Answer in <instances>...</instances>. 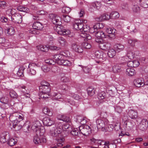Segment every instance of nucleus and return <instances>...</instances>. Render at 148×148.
Wrapping results in <instances>:
<instances>
[{
	"label": "nucleus",
	"instance_id": "72a5a7b5",
	"mask_svg": "<svg viewBox=\"0 0 148 148\" xmlns=\"http://www.w3.org/2000/svg\"><path fill=\"white\" fill-rule=\"evenodd\" d=\"M140 5L145 8L148 6V0H139Z\"/></svg>",
	"mask_w": 148,
	"mask_h": 148
},
{
	"label": "nucleus",
	"instance_id": "338daca9",
	"mask_svg": "<svg viewBox=\"0 0 148 148\" xmlns=\"http://www.w3.org/2000/svg\"><path fill=\"white\" fill-rule=\"evenodd\" d=\"M84 71L86 73H89L91 70V68L88 67H85L83 68Z\"/></svg>",
	"mask_w": 148,
	"mask_h": 148
},
{
	"label": "nucleus",
	"instance_id": "a211bd4d",
	"mask_svg": "<svg viewBox=\"0 0 148 148\" xmlns=\"http://www.w3.org/2000/svg\"><path fill=\"white\" fill-rule=\"evenodd\" d=\"M114 48L116 52L119 53L123 51L124 49V46L121 44H117L114 46Z\"/></svg>",
	"mask_w": 148,
	"mask_h": 148
},
{
	"label": "nucleus",
	"instance_id": "4468645a",
	"mask_svg": "<svg viewBox=\"0 0 148 148\" xmlns=\"http://www.w3.org/2000/svg\"><path fill=\"white\" fill-rule=\"evenodd\" d=\"M44 125L46 126H50L53 124L54 122L49 117L44 118L42 121Z\"/></svg>",
	"mask_w": 148,
	"mask_h": 148
},
{
	"label": "nucleus",
	"instance_id": "f03ea898",
	"mask_svg": "<svg viewBox=\"0 0 148 148\" xmlns=\"http://www.w3.org/2000/svg\"><path fill=\"white\" fill-rule=\"evenodd\" d=\"M97 127L98 130L102 131L106 130V126L108 123V121L105 119H98L96 121Z\"/></svg>",
	"mask_w": 148,
	"mask_h": 148
},
{
	"label": "nucleus",
	"instance_id": "052dcab7",
	"mask_svg": "<svg viewBox=\"0 0 148 148\" xmlns=\"http://www.w3.org/2000/svg\"><path fill=\"white\" fill-rule=\"evenodd\" d=\"M62 65L66 66H70L71 64V62L67 60H64V61L62 62Z\"/></svg>",
	"mask_w": 148,
	"mask_h": 148
},
{
	"label": "nucleus",
	"instance_id": "69168bd1",
	"mask_svg": "<svg viewBox=\"0 0 148 148\" xmlns=\"http://www.w3.org/2000/svg\"><path fill=\"white\" fill-rule=\"evenodd\" d=\"M12 10L11 9H9L7 10L6 12V15L8 16V18L9 16L12 17Z\"/></svg>",
	"mask_w": 148,
	"mask_h": 148
},
{
	"label": "nucleus",
	"instance_id": "aec40b11",
	"mask_svg": "<svg viewBox=\"0 0 148 148\" xmlns=\"http://www.w3.org/2000/svg\"><path fill=\"white\" fill-rule=\"evenodd\" d=\"M121 70V64H116L112 67V71L114 73L119 72Z\"/></svg>",
	"mask_w": 148,
	"mask_h": 148
},
{
	"label": "nucleus",
	"instance_id": "79ce46f5",
	"mask_svg": "<svg viewBox=\"0 0 148 148\" xmlns=\"http://www.w3.org/2000/svg\"><path fill=\"white\" fill-rule=\"evenodd\" d=\"M38 49L42 51L43 52H47L49 50L48 48L46 46H43L41 45L38 47Z\"/></svg>",
	"mask_w": 148,
	"mask_h": 148
},
{
	"label": "nucleus",
	"instance_id": "5fc2aeb1",
	"mask_svg": "<svg viewBox=\"0 0 148 148\" xmlns=\"http://www.w3.org/2000/svg\"><path fill=\"white\" fill-rule=\"evenodd\" d=\"M99 26V23H97L95 25L93 26V27L90 28V33H93L96 31L97 29V26Z\"/></svg>",
	"mask_w": 148,
	"mask_h": 148
},
{
	"label": "nucleus",
	"instance_id": "864d4df0",
	"mask_svg": "<svg viewBox=\"0 0 148 148\" xmlns=\"http://www.w3.org/2000/svg\"><path fill=\"white\" fill-rule=\"evenodd\" d=\"M41 69L45 72H48L50 70V68L46 65H43L41 67Z\"/></svg>",
	"mask_w": 148,
	"mask_h": 148
},
{
	"label": "nucleus",
	"instance_id": "c03bdc74",
	"mask_svg": "<svg viewBox=\"0 0 148 148\" xmlns=\"http://www.w3.org/2000/svg\"><path fill=\"white\" fill-rule=\"evenodd\" d=\"M14 113L11 115L9 117L10 121L12 122V123H13V122H18L17 118L16 117L14 116Z\"/></svg>",
	"mask_w": 148,
	"mask_h": 148
},
{
	"label": "nucleus",
	"instance_id": "c756f323",
	"mask_svg": "<svg viewBox=\"0 0 148 148\" xmlns=\"http://www.w3.org/2000/svg\"><path fill=\"white\" fill-rule=\"evenodd\" d=\"M109 49L108 53V54L110 57L113 58L115 55L116 52V51L112 48Z\"/></svg>",
	"mask_w": 148,
	"mask_h": 148
},
{
	"label": "nucleus",
	"instance_id": "c9c22d12",
	"mask_svg": "<svg viewBox=\"0 0 148 148\" xmlns=\"http://www.w3.org/2000/svg\"><path fill=\"white\" fill-rule=\"evenodd\" d=\"M43 112L44 114L49 116H51L52 115L51 112L47 107H45L43 109Z\"/></svg>",
	"mask_w": 148,
	"mask_h": 148
},
{
	"label": "nucleus",
	"instance_id": "680f3d73",
	"mask_svg": "<svg viewBox=\"0 0 148 148\" xmlns=\"http://www.w3.org/2000/svg\"><path fill=\"white\" fill-rule=\"evenodd\" d=\"M132 9L134 12H139L140 10V8L137 5H135L133 7Z\"/></svg>",
	"mask_w": 148,
	"mask_h": 148
},
{
	"label": "nucleus",
	"instance_id": "412c9836",
	"mask_svg": "<svg viewBox=\"0 0 148 148\" xmlns=\"http://www.w3.org/2000/svg\"><path fill=\"white\" fill-rule=\"evenodd\" d=\"M84 25L82 23H75L73 24L74 28L76 30H79L82 32Z\"/></svg>",
	"mask_w": 148,
	"mask_h": 148
},
{
	"label": "nucleus",
	"instance_id": "ea45409f",
	"mask_svg": "<svg viewBox=\"0 0 148 148\" xmlns=\"http://www.w3.org/2000/svg\"><path fill=\"white\" fill-rule=\"evenodd\" d=\"M90 28L89 26L86 25H84V27L83 28L82 32L83 33H86L88 32H90Z\"/></svg>",
	"mask_w": 148,
	"mask_h": 148
},
{
	"label": "nucleus",
	"instance_id": "423d86ee",
	"mask_svg": "<svg viewBox=\"0 0 148 148\" xmlns=\"http://www.w3.org/2000/svg\"><path fill=\"white\" fill-rule=\"evenodd\" d=\"M49 17L51 20V21L56 25H60L61 24V18L57 14H49Z\"/></svg>",
	"mask_w": 148,
	"mask_h": 148
},
{
	"label": "nucleus",
	"instance_id": "49530a36",
	"mask_svg": "<svg viewBox=\"0 0 148 148\" xmlns=\"http://www.w3.org/2000/svg\"><path fill=\"white\" fill-rule=\"evenodd\" d=\"M82 45L84 48L86 49H90L91 47V45L87 42L83 43Z\"/></svg>",
	"mask_w": 148,
	"mask_h": 148
},
{
	"label": "nucleus",
	"instance_id": "5701e85b",
	"mask_svg": "<svg viewBox=\"0 0 148 148\" xmlns=\"http://www.w3.org/2000/svg\"><path fill=\"white\" fill-rule=\"evenodd\" d=\"M61 55H56L54 56V58L56 63L60 65H62L64 60L61 59Z\"/></svg>",
	"mask_w": 148,
	"mask_h": 148
},
{
	"label": "nucleus",
	"instance_id": "6e6d98bb",
	"mask_svg": "<svg viewBox=\"0 0 148 148\" xmlns=\"http://www.w3.org/2000/svg\"><path fill=\"white\" fill-rule=\"evenodd\" d=\"M10 96L13 98H16L17 97V94L14 90H11L10 93Z\"/></svg>",
	"mask_w": 148,
	"mask_h": 148
},
{
	"label": "nucleus",
	"instance_id": "1a4fd4ad",
	"mask_svg": "<svg viewBox=\"0 0 148 148\" xmlns=\"http://www.w3.org/2000/svg\"><path fill=\"white\" fill-rule=\"evenodd\" d=\"M33 141L35 144H37L45 143L46 142V140L45 138H43L42 136H38L37 135L34 136Z\"/></svg>",
	"mask_w": 148,
	"mask_h": 148
},
{
	"label": "nucleus",
	"instance_id": "473e14b6",
	"mask_svg": "<svg viewBox=\"0 0 148 148\" xmlns=\"http://www.w3.org/2000/svg\"><path fill=\"white\" fill-rule=\"evenodd\" d=\"M110 16V18L113 19L118 18L119 16V13L115 11L112 12Z\"/></svg>",
	"mask_w": 148,
	"mask_h": 148
},
{
	"label": "nucleus",
	"instance_id": "13d9d810",
	"mask_svg": "<svg viewBox=\"0 0 148 148\" xmlns=\"http://www.w3.org/2000/svg\"><path fill=\"white\" fill-rule=\"evenodd\" d=\"M127 56L129 59H132L134 57V53L130 51L127 53Z\"/></svg>",
	"mask_w": 148,
	"mask_h": 148
},
{
	"label": "nucleus",
	"instance_id": "de8ad7c7",
	"mask_svg": "<svg viewBox=\"0 0 148 148\" xmlns=\"http://www.w3.org/2000/svg\"><path fill=\"white\" fill-rule=\"evenodd\" d=\"M106 96V93L104 92H102L98 94V98L101 100L104 99Z\"/></svg>",
	"mask_w": 148,
	"mask_h": 148
},
{
	"label": "nucleus",
	"instance_id": "4c0bfd02",
	"mask_svg": "<svg viewBox=\"0 0 148 148\" xmlns=\"http://www.w3.org/2000/svg\"><path fill=\"white\" fill-rule=\"evenodd\" d=\"M14 116L17 117V120H18V122H20V121H21L23 119V115L20 113L18 112H15L14 113Z\"/></svg>",
	"mask_w": 148,
	"mask_h": 148
},
{
	"label": "nucleus",
	"instance_id": "603ef678",
	"mask_svg": "<svg viewBox=\"0 0 148 148\" xmlns=\"http://www.w3.org/2000/svg\"><path fill=\"white\" fill-rule=\"evenodd\" d=\"M101 17L102 21L104 20H108L110 18V16L108 14H103L101 15Z\"/></svg>",
	"mask_w": 148,
	"mask_h": 148
},
{
	"label": "nucleus",
	"instance_id": "f8f14e48",
	"mask_svg": "<svg viewBox=\"0 0 148 148\" xmlns=\"http://www.w3.org/2000/svg\"><path fill=\"white\" fill-rule=\"evenodd\" d=\"M99 47L101 49L106 50L110 48L111 45L109 42H106L99 43Z\"/></svg>",
	"mask_w": 148,
	"mask_h": 148
},
{
	"label": "nucleus",
	"instance_id": "0eeeda50",
	"mask_svg": "<svg viewBox=\"0 0 148 148\" xmlns=\"http://www.w3.org/2000/svg\"><path fill=\"white\" fill-rule=\"evenodd\" d=\"M38 66L37 64L30 63L28 66L29 70L28 71L29 74L32 76L35 75L36 73V67Z\"/></svg>",
	"mask_w": 148,
	"mask_h": 148
},
{
	"label": "nucleus",
	"instance_id": "cd10ccee",
	"mask_svg": "<svg viewBox=\"0 0 148 148\" xmlns=\"http://www.w3.org/2000/svg\"><path fill=\"white\" fill-rule=\"evenodd\" d=\"M81 36L84 38L85 41L90 40L91 39L92 37L90 34L86 33H82L81 34Z\"/></svg>",
	"mask_w": 148,
	"mask_h": 148
},
{
	"label": "nucleus",
	"instance_id": "4d7b16f0",
	"mask_svg": "<svg viewBox=\"0 0 148 148\" xmlns=\"http://www.w3.org/2000/svg\"><path fill=\"white\" fill-rule=\"evenodd\" d=\"M45 62L50 65H53L55 63V62L53 60L51 59H48L45 60Z\"/></svg>",
	"mask_w": 148,
	"mask_h": 148
},
{
	"label": "nucleus",
	"instance_id": "9d476101",
	"mask_svg": "<svg viewBox=\"0 0 148 148\" xmlns=\"http://www.w3.org/2000/svg\"><path fill=\"white\" fill-rule=\"evenodd\" d=\"M41 126V124L38 121H35L33 122L32 125L31 127L32 130L35 132H37L38 131L39 132V129Z\"/></svg>",
	"mask_w": 148,
	"mask_h": 148
},
{
	"label": "nucleus",
	"instance_id": "4be33fe9",
	"mask_svg": "<svg viewBox=\"0 0 148 148\" xmlns=\"http://www.w3.org/2000/svg\"><path fill=\"white\" fill-rule=\"evenodd\" d=\"M126 74L129 76H132L135 74L136 72L133 68H129L126 69Z\"/></svg>",
	"mask_w": 148,
	"mask_h": 148
},
{
	"label": "nucleus",
	"instance_id": "a878e982",
	"mask_svg": "<svg viewBox=\"0 0 148 148\" xmlns=\"http://www.w3.org/2000/svg\"><path fill=\"white\" fill-rule=\"evenodd\" d=\"M95 36L98 39H102L106 38L105 34L102 31H100L96 33Z\"/></svg>",
	"mask_w": 148,
	"mask_h": 148
},
{
	"label": "nucleus",
	"instance_id": "dca6fc26",
	"mask_svg": "<svg viewBox=\"0 0 148 148\" xmlns=\"http://www.w3.org/2000/svg\"><path fill=\"white\" fill-rule=\"evenodd\" d=\"M54 29L56 31L57 33L60 35H62L64 31V27L60 25H55L54 27Z\"/></svg>",
	"mask_w": 148,
	"mask_h": 148
},
{
	"label": "nucleus",
	"instance_id": "7ed1b4c3",
	"mask_svg": "<svg viewBox=\"0 0 148 148\" xmlns=\"http://www.w3.org/2000/svg\"><path fill=\"white\" fill-rule=\"evenodd\" d=\"M79 129L80 132L85 136H88L91 133L90 127L87 125L80 126Z\"/></svg>",
	"mask_w": 148,
	"mask_h": 148
},
{
	"label": "nucleus",
	"instance_id": "bb28decb",
	"mask_svg": "<svg viewBox=\"0 0 148 148\" xmlns=\"http://www.w3.org/2000/svg\"><path fill=\"white\" fill-rule=\"evenodd\" d=\"M13 127L15 128L16 131H18L21 129L22 127V125L20 124L19 122H13Z\"/></svg>",
	"mask_w": 148,
	"mask_h": 148
},
{
	"label": "nucleus",
	"instance_id": "58836bf2",
	"mask_svg": "<svg viewBox=\"0 0 148 148\" xmlns=\"http://www.w3.org/2000/svg\"><path fill=\"white\" fill-rule=\"evenodd\" d=\"M46 86H50L49 83L46 81H42L40 83V86H39V88H41L46 87Z\"/></svg>",
	"mask_w": 148,
	"mask_h": 148
},
{
	"label": "nucleus",
	"instance_id": "3c124183",
	"mask_svg": "<svg viewBox=\"0 0 148 148\" xmlns=\"http://www.w3.org/2000/svg\"><path fill=\"white\" fill-rule=\"evenodd\" d=\"M63 18L64 21L67 23L70 22L71 20V17L69 16L63 15Z\"/></svg>",
	"mask_w": 148,
	"mask_h": 148
},
{
	"label": "nucleus",
	"instance_id": "b1692460",
	"mask_svg": "<svg viewBox=\"0 0 148 148\" xmlns=\"http://www.w3.org/2000/svg\"><path fill=\"white\" fill-rule=\"evenodd\" d=\"M87 90L88 95L90 96H93L95 93V89L93 87H88Z\"/></svg>",
	"mask_w": 148,
	"mask_h": 148
},
{
	"label": "nucleus",
	"instance_id": "20e7f679",
	"mask_svg": "<svg viewBox=\"0 0 148 148\" xmlns=\"http://www.w3.org/2000/svg\"><path fill=\"white\" fill-rule=\"evenodd\" d=\"M71 48L74 51L78 53H82L83 49L81 45L79 43L73 41L71 42Z\"/></svg>",
	"mask_w": 148,
	"mask_h": 148
},
{
	"label": "nucleus",
	"instance_id": "c85d7f7f",
	"mask_svg": "<svg viewBox=\"0 0 148 148\" xmlns=\"http://www.w3.org/2000/svg\"><path fill=\"white\" fill-rule=\"evenodd\" d=\"M18 10L19 11L27 13H28L29 12V10L28 8L22 6H19L18 8Z\"/></svg>",
	"mask_w": 148,
	"mask_h": 148
},
{
	"label": "nucleus",
	"instance_id": "a18cd8bd",
	"mask_svg": "<svg viewBox=\"0 0 148 148\" xmlns=\"http://www.w3.org/2000/svg\"><path fill=\"white\" fill-rule=\"evenodd\" d=\"M11 17L9 16V18L7 16L6 17H2L1 19V21L2 22L6 23L8 21H11L12 20Z\"/></svg>",
	"mask_w": 148,
	"mask_h": 148
},
{
	"label": "nucleus",
	"instance_id": "2eb2a0df",
	"mask_svg": "<svg viewBox=\"0 0 148 148\" xmlns=\"http://www.w3.org/2000/svg\"><path fill=\"white\" fill-rule=\"evenodd\" d=\"M134 84L136 86L138 87L143 86L145 85L143 80L141 78L135 79L134 81Z\"/></svg>",
	"mask_w": 148,
	"mask_h": 148
},
{
	"label": "nucleus",
	"instance_id": "f257e3e1",
	"mask_svg": "<svg viewBox=\"0 0 148 148\" xmlns=\"http://www.w3.org/2000/svg\"><path fill=\"white\" fill-rule=\"evenodd\" d=\"M64 132H62V127L61 126H58L57 125L53 127L50 130L51 135L53 137H57L63 135Z\"/></svg>",
	"mask_w": 148,
	"mask_h": 148
},
{
	"label": "nucleus",
	"instance_id": "393cba45",
	"mask_svg": "<svg viewBox=\"0 0 148 148\" xmlns=\"http://www.w3.org/2000/svg\"><path fill=\"white\" fill-rule=\"evenodd\" d=\"M8 134L7 132H4L1 135L0 137V141L1 143H4L6 142L7 135Z\"/></svg>",
	"mask_w": 148,
	"mask_h": 148
},
{
	"label": "nucleus",
	"instance_id": "39448f33",
	"mask_svg": "<svg viewBox=\"0 0 148 148\" xmlns=\"http://www.w3.org/2000/svg\"><path fill=\"white\" fill-rule=\"evenodd\" d=\"M40 93H42L43 95H47L46 97L44 96V95L43 94L40 95L41 98L46 99L47 98L50 96L49 92L51 91V88L50 86H46V87L43 88H39Z\"/></svg>",
	"mask_w": 148,
	"mask_h": 148
},
{
	"label": "nucleus",
	"instance_id": "e433bc0d",
	"mask_svg": "<svg viewBox=\"0 0 148 148\" xmlns=\"http://www.w3.org/2000/svg\"><path fill=\"white\" fill-rule=\"evenodd\" d=\"M7 34L10 36L14 35L15 33L14 29L13 27H10L9 28L7 29L6 31Z\"/></svg>",
	"mask_w": 148,
	"mask_h": 148
},
{
	"label": "nucleus",
	"instance_id": "f3484780",
	"mask_svg": "<svg viewBox=\"0 0 148 148\" xmlns=\"http://www.w3.org/2000/svg\"><path fill=\"white\" fill-rule=\"evenodd\" d=\"M106 32L107 33L110 34L109 36L112 38H114L115 34L116 32V29L110 28H107L106 29Z\"/></svg>",
	"mask_w": 148,
	"mask_h": 148
},
{
	"label": "nucleus",
	"instance_id": "2f4dec72",
	"mask_svg": "<svg viewBox=\"0 0 148 148\" xmlns=\"http://www.w3.org/2000/svg\"><path fill=\"white\" fill-rule=\"evenodd\" d=\"M17 139L16 138H11L8 142V144L10 146L14 145L17 142Z\"/></svg>",
	"mask_w": 148,
	"mask_h": 148
},
{
	"label": "nucleus",
	"instance_id": "ddd939ff",
	"mask_svg": "<svg viewBox=\"0 0 148 148\" xmlns=\"http://www.w3.org/2000/svg\"><path fill=\"white\" fill-rule=\"evenodd\" d=\"M148 122L145 119H143L138 126L140 130L144 131L146 129L147 126Z\"/></svg>",
	"mask_w": 148,
	"mask_h": 148
},
{
	"label": "nucleus",
	"instance_id": "774afa93",
	"mask_svg": "<svg viewBox=\"0 0 148 148\" xmlns=\"http://www.w3.org/2000/svg\"><path fill=\"white\" fill-rule=\"evenodd\" d=\"M78 131L77 129H73L71 131V133L73 136H76L78 134Z\"/></svg>",
	"mask_w": 148,
	"mask_h": 148
},
{
	"label": "nucleus",
	"instance_id": "9b49d317",
	"mask_svg": "<svg viewBox=\"0 0 148 148\" xmlns=\"http://www.w3.org/2000/svg\"><path fill=\"white\" fill-rule=\"evenodd\" d=\"M131 119H136L138 117V112L136 110L132 109L129 110L127 113Z\"/></svg>",
	"mask_w": 148,
	"mask_h": 148
},
{
	"label": "nucleus",
	"instance_id": "6ab92c4d",
	"mask_svg": "<svg viewBox=\"0 0 148 148\" xmlns=\"http://www.w3.org/2000/svg\"><path fill=\"white\" fill-rule=\"evenodd\" d=\"M43 27L42 25L38 21L34 22L33 25L34 29L38 30H41Z\"/></svg>",
	"mask_w": 148,
	"mask_h": 148
},
{
	"label": "nucleus",
	"instance_id": "7c9ffc66",
	"mask_svg": "<svg viewBox=\"0 0 148 148\" xmlns=\"http://www.w3.org/2000/svg\"><path fill=\"white\" fill-rule=\"evenodd\" d=\"M58 40L61 45L62 46H64L67 44L66 40L62 37H59L58 38Z\"/></svg>",
	"mask_w": 148,
	"mask_h": 148
},
{
	"label": "nucleus",
	"instance_id": "e2e57ef3",
	"mask_svg": "<svg viewBox=\"0 0 148 148\" xmlns=\"http://www.w3.org/2000/svg\"><path fill=\"white\" fill-rule=\"evenodd\" d=\"M62 82H68L69 81V79L66 76H64L61 79Z\"/></svg>",
	"mask_w": 148,
	"mask_h": 148
},
{
	"label": "nucleus",
	"instance_id": "6e6552de",
	"mask_svg": "<svg viewBox=\"0 0 148 148\" xmlns=\"http://www.w3.org/2000/svg\"><path fill=\"white\" fill-rule=\"evenodd\" d=\"M11 21L17 23H21L22 21V16L18 13H15L12 16Z\"/></svg>",
	"mask_w": 148,
	"mask_h": 148
},
{
	"label": "nucleus",
	"instance_id": "0e129e2a",
	"mask_svg": "<svg viewBox=\"0 0 148 148\" xmlns=\"http://www.w3.org/2000/svg\"><path fill=\"white\" fill-rule=\"evenodd\" d=\"M137 41L136 40H132V39H129L128 43L132 46H134L135 45V43Z\"/></svg>",
	"mask_w": 148,
	"mask_h": 148
},
{
	"label": "nucleus",
	"instance_id": "37998d69",
	"mask_svg": "<svg viewBox=\"0 0 148 148\" xmlns=\"http://www.w3.org/2000/svg\"><path fill=\"white\" fill-rule=\"evenodd\" d=\"M62 11L63 13H69L71 11V9L68 7H64L62 8Z\"/></svg>",
	"mask_w": 148,
	"mask_h": 148
},
{
	"label": "nucleus",
	"instance_id": "8fccbe9b",
	"mask_svg": "<svg viewBox=\"0 0 148 148\" xmlns=\"http://www.w3.org/2000/svg\"><path fill=\"white\" fill-rule=\"evenodd\" d=\"M93 6L95 8L99 9L101 6V4L98 1H96L92 3Z\"/></svg>",
	"mask_w": 148,
	"mask_h": 148
},
{
	"label": "nucleus",
	"instance_id": "bf43d9fd",
	"mask_svg": "<svg viewBox=\"0 0 148 148\" xmlns=\"http://www.w3.org/2000/svg\"><path fill=\"white\" fill-rule=\"evenodd\" d=\"M114 108L115 111L119 113H121L122 111V108L119 105H117Z\"/></svg>",
	"mask_w": 148,
	"mask_h": 148
},
{
	"label": "nucleus",
	"instance_id": "09e8293b",
	"mask_svg": "<svg viewBox=\"0 0 148 148\" xmlns=\"http://www.w3.org/2000/svg\"><path fill=\"white\" fill-rule=\"evenodd\" d=\"M8 99L7 97H3L0 98V102L3 103L7 104L8 102Z\"/></svg>",
	"mask_w": 148,
	"mask_h": 148
},
{
	"label": "nucleus",
	"instance_id": "f704fd0d",
	"mask_svg": "<svg viewBox=\"0 0 148 148\" xmlns=\"http://www.w3.org/2000/svg\"><path fill=\"white\" fill-rule=\"evenodd\" d=\"M26 94L27 95H24L22 96V97H21L22 101L25 102L29 101L31 99L30 98V95L28 94V93H27Z\"/></svg>",
	"mask_w": 148,
	"mask_h": 148
},
{
	"label": "nucleus",
	"instance_id": "a19ab883",
	"mask_svg": "<svg viewBox=\"0 0 148 148\" xmlns=\"http://www.w3.org/2000/svg\"><path fill=\"white\" fill-rule=\"evenodd\" d=\"M58 87L59 88L63 90L64 92L68 90L69 89L67 86L65 84L59 85Z\"/></svg>",
	"mask_w": 148,
	"mask_h": 148
}]
</instances>
